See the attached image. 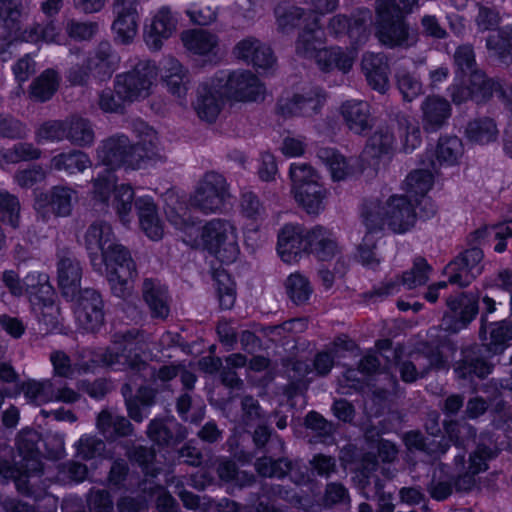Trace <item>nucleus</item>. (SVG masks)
I'll use <instances>...</instances> for the list:
<instances>
[{
    "instance_id": "1",
    "label": "nucleus",
    "mask_w": 512,
    "mask_h": 512,
    "mask_svg": "<svg viewBox=\"0 0 512 512\" xmlns=\"http://www.w3.org/2000/svg\"><path fill=\"white\" fill-rule=\"evenodd\" d=\"M84 240L93 267L99 271L104 267L114 295L128 297L137 276L136 265L130 252L117 242L111 226L106 222L91 224Z\"/></svg>"
},
{
    "instance_id": "2",
    "label": "nucleus",
    "mask_w": 512,
    "mask_h": 512,
    "mask_svg": "<svg viewBox=\"0 0 512 512\" xmlns=\"http://www.w3.org/2000/svg\"><path fill=\"white\" fill-rule=\"evenodd\" d=\"M166 216L182 235L186 244L206 250L222 263L230 264L240 254V231L236 223L227 218H213L197 229L181 204L178 207L167 204Z\"/></svg>"
},
{
    "instance_id": "3",
    "label": "nucleus",
    "mask_w": 512,
    "mask_h": 512,
    "mask_svg": "<svg viewBox=\"0 0 512 512\" xmlns=\"http://www.w3.org/2000/svg\"><path fill=\"white\" fill-rule=\"evenodd\" d=\"M416 204L402 195L390 196L384 203L369 202L362 211L364 236L358 246L362 263L373 267L379 263L374 252L379 234L388 229L403 234L414 227L417 221Z\"/></svg>"
},
{
    "instance_id": "4",
    "label": "nucleus",
    "mask_w": 512,
    "mask_h": 512,
    "mask_svg": "<svg viewBox=\"0 0 512 512\" xmlns=\"http://www.w3.org/2000/svg\"><path fill=\"white\" fill-rule=\"evenodd\" d=\"M264 93V85L251 71H219L200 84L195 110L202 120L213 122L221 111L224 98L251 102L263 98Z\"/></svg>"
},
{
    "instance_id": "5",
    "label": "nucleus",
    "mask_w": 512,
    "mask_h": 512,
    "mask_svg": "<svg viewBox=\"0 0 512 512\" xmlns=\"http://www.w3.org/2000/svg\"><path fill=\"white\" fill-rule=\"evenodd\" d=\"M1 279L10 294L16 297L23 295L28 297L32 313L46 326L47 330L57 325L59 308L55 303L56 294L48 274L31 271L20 279L14 270H4Z\"/></svg>"
},
{
    "instance_id": "6",
    "label": "nucleus",
    "mask_w": 512,
    "mask_h": 512,
    "mask_svg": "<svg viewBox=\"0 0 512 512\" xmlns=\"http://www.w3.org/2000/svg\"><path fill=\"white\" fill-rule=\"evenodd\" d=\"M139 342L131 332L115 336L112 344L99 349L93 359V365H103L113 370H131L133 376L139 375L144 380L169 381L179 374L175 366H163L158 371L142 361L136 353Z\"/></svg>"
},
{
    "instance_id": "7",
    "label": "nucleus",
    "mask_w": 512,
    "mask_h": 512,
    "mask_svg": "<svg viewBox=\"0 0 512 512\" xmlns=\"http://www.w3.org/2000/svg\"><path fill=\"white\" fill-rule=\"evenodd\" d=\"M144 136L131 146L124 135L111 137L97 150L99 162L114 170L122 165L131 169H141L160 158L159 140L152 128L144 127Z\"/></svg>"
},
{
    "instance_id": "8",
    "label": "nucleus",
    "mask_w": 512,
    "mask_h": 512,
    "mask_svg": "<svg viewBox=\"0 0 512 512\" xmlns=\"http://www.w3.org/2000/svg\"><path fill=\"white\" fill-rule=\"evenodd\" d=\"M454 62L461 77H468L467 81L462 80L463 86L452 87L451 96L455 103H462L469 98L481 102L494 94L504 100H512V87L493 79H486L482 72L474 70L475 55L471 46L458 47L454 54ZM457 78H460V75H457Z\"/></svg>"
},
{
    "instance_id": "9",
    "label": "nucleus",
    "mask_w": 512,
    "mask_h": 512,
    "mask_svg": "<svg viewBox=\"0 0 512 512\" xmlns=\"http://www.w3.org/2000/svg\"><path fill=\"white\" fill-rule=\"evenodd\" d=\"M418 0H379L376 6V37L385 46L409 47L416 43V34L409 29L404 15Z\"/></svg>"
},
{
    "instance_id": "10",
    "label": "nucleus",
    "mask_w": 512,
    "mask_h": 512,
    "mask_svg": "<svg viewBox=\"0 0 512 512\" xmlns=\"http://www.w3.org/2000/svg\"><path fill=\"white\" fill-rule=\"evenodd\" d=\"M116 182L117 179L112 170L106 169L103 173H99L93 182L92 199L95 203L111 205L121 222L128 224L132 218L134 191L130 185H116Z\"/></svg>"
},
{
    "instance_id": "11",
    "label": "nucleus",
    "mask_w": 512,
    "mask_h": 512,
    "mask_svg": "<svg viewBox=\"0 0 512 512\" xmlns=\"http://www.w3.org/2000/svg\"><path fill=\"white\" fill-rule=\"evenodd\" d=\"M501 448L489 434L479 437L476 449L469 455L467 461L463 456L455 457L457 478L454 487L459 491H468L476 483V475L488 469V461L497 456Z\"/></svg>"
},
{
    "instance_id": "12",
    "label": "nucleus",
    "mask_w": 512,
    "mask_h": 512,
    "mask_svg": "<svg viewBox=\"0 0 512 512\" xmlns=\"http://www.w3.org/2000/svg\"><path fill=\"white\" fill-rule=\"evenodd\" d=\"M229 184L223 175L208 172L199 181L191 205L205 214L221 212L231 199Z\"/></svg>"
},
{
    "instance_id": "13",
    "label": "nucleus",
    "mask_w": 512,
    "mask_h": 512,
    "mask_svg": "<svg viewBox=\"0 0 512 512\" xmlns=\"http://www.w3.org/2000/svg\"><path fill=\"white\" fill-rule=\"evenodd\" d=\"M158 77L154 62L140 61L131 71L117 75L116 90L129 102L149 97Z\"/></svg>"
},
{
    "instance_id": "14",
    "label": "nucleus",
    "mask_w": 512,
    "mask_h": 512,
    "mask_svg": "<svg viewBox=\"0 0 512 512\" xmlns=\"http://www.w3.org/2000/svg\"><path fill=\"white\" fill-rule=\"evenodd\" d=\"M310 230L300 224H285L278 232L277 253L281 260L287 264L300 261L302 255L307 253Z\"/></svg>"
},
{
    "instance_id": "15",
    "label": "nucleus",
    "mask_w": 512,
    "mask_h": 512,
    "mask_svg": "<svg viewBox=\"0 0 512 512\" xmlns=\"http://www.w3.org/2000/svg\"><path fill=\"white\" fill-rule=\"evenodd\" d=\"M72 301L78 327L87 332L97 331L104 322L103 301L98 292L85 289Z\"/></svg>"
},
{
    "instance_id": "16",
    "label": "nucleus",
    "mask_w": 512,
    "mask_h": 512,
    "mask_svg": "<svg viewBox=\"0 0 512 512\" xmlns=\"http://www.w3.org/2000/svg\"><path fill=\"white\" fill-rule=\"evenodd\" d=\"M371 19L372 16L368 9L357 10L352 19H348L343 14H337L329 19L327 31L335 38L348 35L352 44H360L368 38V26Z\"/></svg>"
},
{
    "instance_id": "17",
    "label": "nucleus",
    "mask_w": 512,
    "mask_h": 512,
    "mask_svg": "<svg viewBox=\"0 0 512 512\" xmlns=\"http://www.w3.org/2000/svg\"><path fill=\"white\" fill-rule=\"evenodd\" d=\"M77 200L76 190L67 186H54L47 194L36 199L34 207L43 220L48 218V207L56 216L67 217L71 214Z\"/></svg>"
},
{
    "instance_id": "18",
    "label": "nucleus",
    "mask_w": 512,
    "mask_h": 512,
    "mask_svg": "<svg viewBox=\"0 0 512 512\" xmlns=\"http://www.w3.org/2000/svg\"><path fill=\"white\" fill-rule=\"evenodd\" d=\"M177 24L178 19L169 7L159 8L144 28V41L148 48L153 51L160 50L164 41L175 33Z\"/></svg>"
},
{
    "instance_id": "19",
    "label": "nucleus",
    "mask_w": 512,
    "mask_h": 512,
    "mask_svg": "<svg viewBox=\"0 0 512 512\" xmlns=\"http://www.w3.org/2000/svg\"><path fill=\"white\" fill-rule=\"evenodd\" d=\"M450 312L443 317L446 330L458 332L470 323L478 312V298L473 294H460L447 300Z\"/></svg>"
},
{
    "instance_id": "20",
    "label": "nucleus",
    "mask_w": 512,
    "mask_h": 512,
    "mask_svg": "<svg viewBox=\"0 0 512 512\" xmlns=\"http://www.w3.org/2000/svg\"><path fill=\"white\" fill-rule=\"evenodd\" d=\"M139 0H114L113 13L115 20L112 30L116 40L123 44L130 43L138 31L137 4Z\"/></svg>"
},
{
    "instance_id": "21",
    "label": "nucleus",
    "mask_w": 512,
    "mask_h": 512,
    "mask_svg": "<svg viewBox=\"0 0 512 512\" xmlns=\"http://www.w3.org/2000/svg\"><path fill=\"white\" fill-rule=\"evenodd\" d=\"M398 150L394 132L388 127L377 129L368 139L362 158L369 164L379 167L386 164Z\"/></svg>"
},
{
    "instance_id": "22",
    "label": "nucleus",
    "mask_w": 512,
    "mask_h": 512,
    "mask_svg": "<svg viewBox=\"0 0 512 512\" xmlns=\"http://www.w3.org/2000/svg\"><path fill=\"white\" fill-rule=\"evenodd\" d=\"M324 101L325 96L320 89L285 96L278 102V113L283 117L312 116L320 110Z\"/></svg>"
},
{
    "instance_id": "23",
    "label": "nucleus",
    "mask_w": 512,
    "mask_h": 512,
    "mask_svg": "<svg viewBox=\"0 0 512 512\" xmlns=\"http://www.w3.org/2000/svg\"><path fill=\"white\" fill-rule=\"evenodd\" d=\"M234 55L258 70L268 71L275 67L276 58L271 48L259 39L246 37L234 47Z\"/></svg>"
},
{
    "instance_id": "24",
    "label": "nucleus",
    "mask_w": 512,
    "mask_h": 512,
    "mask_svg": "<svg viewBox=\"0 0 512 512\" xmlns=\"http://www.w3.org/2000/svg\"><path fill=\"white\" fill-rule=\"evenodd\" d=\"M82 267L79 261L69 251L58 253L57 281L64 297L73 300L80 290Z\"/></svg>"
},
{
    "instance_id": "25",
    "label": "nucleus",
    "mask_w": 512,
    "mask_h": 512,
    "mask_svg": "<svg viewBox=\"0 0 512 512\" xmlns=\"http://www.w3.org/2000/svg\"><path fill=\"white\" fill-rule=\"evenodd\" d=\"M325 42L324 32L320 25V19L314 18L305 24L296 40L295 50L298 56L313 59L318 63V55Z\"/></svg>"
},
{
    "instance_id": "26",
    "label": "nucleus",
    "mask_w": 512,
    "mask_h": 512,
    "mask_svg": "<svg viewBox=\"0 0 512 512\" xmlns=\"http://www.w3.org/2000/svg\"><path fill=\"white\" fill-rule=\"evenodd\" d=\"M40 435L33 429H23L17 438V448L22 457L23 474L30 476L42 470L41 457L37 447Z\"/></svg>"
},
{
    "instance_id": "27",
    "label": "nucleus",
    "mask_w": 512,
    "mask_h": 512,
    "mask_svg": "<svg viewBox=\"0 0 512 512\" xmlns=\"http://www.w3.org/2000/svg\"><path fill=\"white\" fill-rule=\"evenodd\" d=\"M357 53V48L354 46L327 47L320 51L317 66L323 72L338 70L346 74L352 69Z\"/></svg>"
},
{
    "instance_id": "28",
    "label": "nucleus",
    "mask_w": 512,
    "mask_h": 512,
    "mask_svg": "<svg viewBox=\"0 0 512 512\" xmlns=\"http://www.w3.org/2000/svg\"><path fill=\"white\" fill-rule=\"evenodd\" d=\"M421 121L426 132L441 129L451 116L450 103L438 96H428L421 103Z\"/></svg>"
},
{
    "instance_id": "29",
    "label": "nucleus",
    "mask_w": 512,
    "mask_h": 512,
    "mask_svg": "<svg viewBox=\"0 0 512 512\" xmlns=\"http://www.w3.org/2000/svg\"><path fill=\"white\" fill-rule=\"evenodd\" d=\"M185 49L200 57H214L219 50L218 36L204 29H189L181 33Z\"/></svg>"
},
{
    "instance_id": "30",
    "label": "nucleus",
    "mask_w": 512,
    "mask_h": 512,
    "mask_svg": "<svg viewBox=\"0 0 512 512\" xmlns=\"http://www.w3.org/2000/svg\"><path fill=\"white\" fill-rule=\"evenodd\" d=\"M161 70L162 79L167 90L183 104L187 93V71L182 64L173 57H165L162 60Z\"/></svg>"
},
{
    "instance_id": "31",
    "label": "nucleus",
    "mask_w": 512,
    "mask_h": 512,
    "mask_svg": "<svg viewBox=\"0 0 512 512\" xmlns=\"http://www.w3.org/2000/svg\"><path fill=\"white\" fill-rule=\"evenodd\" d=\"M361 66L369 85L381 93L386 92L389 87V68L386 57L380 53H365Z\"/></svg>"
},
{
    "instance_id": "32",
    "label": "nucleus",
    "mask_w": 512,
    "mask_h": 512,
    "mask_svg": "<svg viewBox=\"0 0 512 512\" xmlns=\"http://www.w3.org/2000/svg\"><path fill=\"white\" fill-rule=\"evenodd\" d=\"M341 114L349 130L355 134H363L373 126V118L367 102L346 101L341 106Z\"/></svg>"
},
{
    "instance_id": "33",
    "label": "nucleus",
    "mask_w": 512,
    "mask_h": 512,
    "mask_svg": "<svg viewBox=\"0 0 512 512\" xmlns=\"http://www.w3.org/2000/svg\"><path fill=\"white\" fill-rule=\"evenodd\" d=\"M135 206L142 231L149 239L153 241L160 240L164 235V229L152 197L142 196L137 198Z\"/></svg>"
},
{
    "instance_id": "34",
    "label": "nucleus",
    "mask_w": 512,
    "mask_h": 512,
    "mask_svg": "<svg viewBox=\"0 0 512 512\" xmlns=\"http://www.w3.org/2000/svg\"><path fill=\"white\" fill-rule=\"evenodd\" d=\"M307 253L314 255L320 261H330L339 254V247L334 234L322 227L310 229Z\"/></svg>"
},
{
    "instance_id": "35",
    "label": "nucleus",
    "mask_w": 512,
    "mask_h": 512,
    "mask_svg": "<svg viewBox=\"0 0 512 512\" xmlns=\"http://www.w3.org/2000/svg\"><path fill=\"white\" fill-rule=\"evenodd\" d=\"M444 366L439 354L428 357L421 353H412L408 360L399 364V372L404 382H413L424 377L429 368H443Z\"/></svg>"
},
{
    "instance_id": "36",
    "label": "nucleus",
    "mask_w": 512,
    "mask_h": 512,
    "mask_svg": "<svg viewBox=\"0 0 512 512\" xmlns=\"http://www.w3.org/2000/svg\"><path fill=\"white\" fill-rule=\"evenodd\" d=\"M463 153V144L458 137H442L436 149L429 152L431 157L429 165L433 169L454 166L459 163Z\"/></svg>"
},
{
    "instance_id": "37",
    "label": "nucleus",
    "mask_w": 512,
    "mask_h": 512,
    "mask_svg": "<svg viewBox=\"0 0 512 512\" xmlns=\"http://www.w3.org/2000/svg\"><path fill=\"white\" fill-rule=\"evenodd\" d=\"M143 299L154 318L164 319L169 315V296L166 286L158 281L146 279L143 282Z\"/></svg>"
},
{
    "instance_id": "38",
    "label": "nucleus",
    "mask_w": 512,
    "mask_h": 512,
    "mask_svg": "<svg viewBox=\"0 0 512 512\" xmlns=\"http://www.w3.org/2000/svg\"><path fill=\"white\" fill-rule=\"evenodd\" d=\"M147 435L151 441L159 445H170L186 438L187 432L174 420L163 422L155 419L150 422Z\"/></svg>"
},
{
    "instance_id": "39",
    "label": "nucleus",
    "mask_w": 512,
    "mask_h": 512,
    "mask_svg": "<svg viewBox=\"0 0 512 512\" xmlns=\"http://www.w3.org/2000/svg\"><path fill=\"white\" fill-rule=\"evenodd\" d=\"M97 428L106 439L127 436L132 432L130 422L112 410H103L98 415Z\"/></svg>"
},
{
    "instance_id": "40",
    "label": "nucleus",
    "mask_w": 512,
    "mask_h": 512,
    "mask_svg": "<svg viewBox=\"0 0 512 512\" xmlns=\"http://www.w3.org/2000/svg\"><path fill=\"white\" fill-rule=\"evenodd\" d=\"M354 346L353 342L344 339L337 338L335 342L327 349L319 352L314 359L313 369L317 375H327L332 367L334 366L337 359L343 357L344 350H350Z\"/></svg>"
},
{
    "instance_id": "41",
    "label": "nucleus",
    "mask_w": 512,
    "mask_h": 512,
    "mask_svg": "<svg viewBox=\"0 0 512 512\" xmlns=\"http://www.w3.org/2000/svg\"><path fill=\"white\" fill-rule=\"evenodd\" d=\"M296 202L309 214H319L324 209L327 190L321 181L302 189L291 192Z\"/></svg>"
},
{
    "instance_id": "42",
    "label": "nucleus",
    "mask_w": 512,
    "mask_h": 512,
    "mask_svg": "<svg viewBox=\"0 0 512 512\" xmlns=\"http://www.w3.org/2000/svg\"><path fill=\"white\" fill-rule=\"evenodd\" d=\"M376 466L377 462L374 457L365 459L362 470L359 471L356 477L359 478V484H361L363 488L370 485L372 482L374 483L376 494H378L377 512H394L395 506L392 502V495L380 493L382 486L380 485L378 479L371 475V471H374Z\"/></svg>"
},
{
    "instance_id": "43",
    "label": "nucleus",
    "mask_w": 512,
    "mask_h": 512,
    "mask_svg": "<svg viewBox=\"0 0 512 512\" xmlns=\"http://www.w3.org/2000/svg\"><path fill=\"white\" fill-rule=\"evenodd\" d=\"M90 165L88 156L77 150L59 153L50 160L52 170L63 171L69 175L83 172Z\"/></svg>"
},
{
    "instance_id": "44",
    "label": "nucleus",
    "mask_w": 512,
    "mask_h": 512,
    "mask_svg": "<svg viewBox=\"0 0 512 512\" xmlns=\"http://www.w3.org/2000/svg\"><path fill=\"white\" fill-rule=\"evenodd\" d=\"M433 185V174L427 169H419L411 172L405 182L404 190L406 195H403L408 200H412L416 205L419 203V198L424 197Z\"/></svg>"
},
{
    "instance_id": "45",
    "label": "nucleus",
    "mask_w": 512,
    "mask_h": 512,
    "mask_svg": "<svg viewBox=\"0 0 512 512\" xmlns=\"http://www.w3.org/2000/svg\"><path fill=\"white\" fill-rule=\"evenodd\" d=\"M7 36L10 39L8 45H11L13 41L21 40L26 42H39L40 40L47 43H59L60 35L56 31V27L53 24H48L45 27L36 25L30 29L21 31V23L19 24V30L6 31Z\"/></svg>"
},
{
    "instance_id": "46",
    "label": "nucleus",
    "mask_w": 512,
    "mask_h": 512,
    "mask_svg": "<svg viewBox=\"0 0 512 512\" xmlns=\"http://www.w3.org/2000/svg\"><path fill=\"white\" fill-rule=\"evenodd\" d=\"M488 331L489 337L484 338L488 355L502 353L507 347V342L512 339V322L502 320L490 324Z\"/></svg>"
},
{
    "instance_id": "47",
    "label": "nucleus",
    "mask_w": 512,
    "mask_h": 512,
    "mask_svg": "<svg viewBox=\"0 0 512 512\" xmlns=\"http://www.w3.org/2000/svg\"><path fill=\"white\" fill-rule=\"evenodd\" d=\"M59 83L58 73L53 69H47L31 83L30 97L41 102L47 101L57 91Z\"/></svg>"
},
{
    "instance_id": "48",
    "label": "nucleus",
    "mask_w": 512,
    "mask_h": 512,
    "mask_svg": "<svg viewBox=\"0 0 512 512\" xmlns=\"http://www.w3.org/2000/svg\"><path fill=\"white\" fill-rule=\"evenodd\" d=\"M289 299L297 304H305L313 293V286L307 276L301 272L291 273L284 283Z\"/></svg>"
},
{
    "instance_id": "49",
    "label": "nucleus",
    "mask_w": 512,
    "mask_h": 512,
    "mask_svg": "<svg viewBox=\"0 0 512 512\" xmlns=\"http://www.w3.org/2000/svg\"><path fill=\"white\" fill-rule=\"evenodd\" d=\"M318 157L329 169L333 181L345 180L352 174V167L349 162L334 149H320Z\"/></svg>"
},
{
    "instance_id": "50",
    "label": "nucleus",
    "mask_w": 512,
    "mask_h": 512,
    "mask_svg": "<svg viewBox=\"0 0 512 512\" xmlns=\"http://www.w3.org/2000/svg\"><path fill=\"white\" fill-rule=\"evenodd\" d=\"M466 136L474 143L488 144L498 137V129L490 118H480L468 123Z\"/></svg>"
},
{
    "instance_id": "51",
    "label": "nucleus",
    "mask_w": 512,
    "mask_h": 512,
    "mask_svg": "<svg viewBox=\"0 0 512 512\" xmlns=\"http://www.w3.org/2000/svg\"><path fill=\"white\" fill-rule=\"evenodd\" d=\"M397 134L399 151L410 153L421 144V132L418 124L409 118L399 120Z\"/></svg>"
},
{
    "instance_id": "52",
    "label": "nucleus",
    "mask_w": 512,
    "mask_h": 512,
    "mask_svg": "<svg viewBox=\"0 0 512 512\" xmlns=\"http://www.w3.org/2000/svg\"><path fill=\"white\" fill-rule=\"evenodd\" d=\"M22 390L26 399L36 405L53 402L55 399L54 383L51 380H29L23 384Z\"/></svg>"
},
{
    "instance_id": "53",
    "label": "nucleus",
    "mask_w": 512,
    "mask_h": 512,
    "mask_svg": "<svg viewBox=\"0 0 512 512\" xmlns=\"http://www.w3.org/2000/svg\"><path fill=\"white\" fill-rule=\"evenodd\" d=\"M278 28L282 32H288L295 26L302 28L310 21V16L299 7L279 5L275 9Z\"/></svg>"
},
{
    "instance_id": "54",
    "label": "nucleus",
    "mask_w": 512,
    "mask_h": 512,
    "mask_svg": "<svg viewBox=\"0 0 512 512\" xmlns=\"http://www.w3.org/2000/svg\"><path fill=\"white\" fill-rule=\"evenodd\" d=\"M66 139L75 145H90L94 141V131L87 120L73 117L67 120Z\"/></svg>"
},
{
    "instance_id": "55",
    "label": "nucleus",
    "mask_w": 512,
    "mask_h": 512,
    "mask_svg": "<svg viewBox=\"0 0 512 512\" xmlns=\"http://www.w3.org/2000/svg\"><path fill=\"white\" fill-rule=\"evenodd\" d=\"M291 179V192L302 189L317 182H320L319 174L306 163H292L289 169Z\"/></svg>"
},
{
    "instance_id": "56",
    "label": "nucleus",
    "mask_w": 512,
    "mask_h": 512,
    "mask_svg": "<svg viewBox=\"0 0 512 512\" xmlns=\"http://www.w3.org/2000/svg\"><path fill=\"white\" fill-rule=\"evenodd\" d=\"M20 0H0V26L5 31L19 30L23 14Z\"/></svg>"
},
{
    "instance_id": "57",
    "label": "nucleus",
    "mask_w": 512,
    "mask_h": 512,
    "mask_svg": "<svg viewBox=\"0 0 512 512\" xmlns=\"http://www.w3.org/2000/svg\"><path fill=\"white\" fill-rule=\"evenodd\" d=\"M214 280L220 306L223 309H231L236 300L233 280L225 270H217L214 273Z\"/></svg>"
},
{
    "instance_id": "58",
    "label": "nucleus",
    "mask_w": 512,
    "mask_h": 512,
    "mask_svg": "<svg viewBox=\"0 0 512 512\" xmlns=\"http://www.w3.org/2000/svg\"><path fill=\"white\" fill-rule=\"evenodd\" d=\"M154 396L153 390L141 387L138 390L136 399L126 401L129 416L137 422H142L148 415L147 408L152 405Z\"/></svg>"
},
{
    "instance_id": "59",
    "label": "nucleus",
    "mask_w": 512,
    "mask_h": 512,
    "mask_svg": "<svg viewBox=\"0 0 512 512\" xmlns=\"http://www.w3.org/2000/svg\"><path fill=\"white\" fill-rule=\"evenodd\" d=\"M431 270L432 268L425 259H415L411 270L403 273L402 285L409 290L425 285L429 280Z\"/></svg>"
},
{
    "instance_id": "60",
    "label": "nucleus",
    "mask_w": 512,
    "mask_h": 512,
    "mask_svg": "<svg viewBox=\"0 0 512 512\" xmlns=\"http://www.w3.org/2000/svg\"><path fill=\"white\" fill-rule=\"evenodd\" d=\"M428 491L430 496L438 501H442L451 495L453 491L452 478L446 473L444 466L435 469Z\"/></svg>"
},
{
    "instance_id": "61",
    "label": "nucleus",
    "mask_w": 512,
    "mask_h": 512,
    "mask_svg": "<svg viewBox=\"0 0 512 512\" xmlns=\"http://www.w3.org/2000/svg\"><path fill=\"white\" fill-rule=\"evenodd\" d=\"M67 121H48L36 131V141L39 144L59 142L66 139Z\"/></svg>"
},
{
    "instance_id": "62",
    "label": "nucleus",
    "mask_w": 512,
    "mask_h": 512,
    "mask_svg": "<svg viewBox=\"0 0 512 512\" xmlns=\"http://www.w3.org/2000/svg\"><path fill=\"white\" fill-rule=\"evenodd\" d=\"M41 152L30 143H19L0 154V163H17L39 158Z\"/></svg>"
},
{
    "instance_id": "63",
    "label": "nucleus",
    "mask_w": 512,
    "mask_h": 512,
    "mask_svg": "<svg viewBox=\"0 0 512 512\" xmlns=\"http://www.w3.org/2000/svg\"><path fill=\"white\" fill-rule=\"evenodd\" d=\"M109 44H101L99 51L88 60V69L96 75L110 76L114 70V57L110 54Z\"/></svg>"
},
{
    "instance_id": "64",
    "label": "nucleus",
    "mask_w": 512,
    "mask_h": 512,
    "mask_svg": "<svg viewBox=\"0 0 512 512\" xmlns=\"http://www.w3.org/2000/svg\"><path fill=\"white\" fill-rule=\"evenodd\" d=\"M487 48L495 55L504 56L512 52V27L507 26L491 33L486 41Z\"/></svg>"
}]
</instances>
